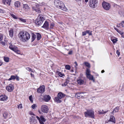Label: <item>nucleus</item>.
Returning <instances> with one entry per match:
<instances>
[{
    "label": "nucleus",
    "mask_w": 124,
    "mask_h": 124,
    "mask_svg": "<svg viewBox=\"0 0 124 124\" xmlns=\"http://www.w3.org/2000/svg\"><path fill=\"white\" fill-rule=\"evenodd\" d=\"M31 76L32 77H33V78H34V75L33 74H32L31 73Z\"/></svg>",
    "instance_id": "nucleus-54"
},
{
    "label": "nucleus",
    "mask_w": 124,
    "mask_h": 124,
    "mask_svg": "<svg viewBox=\"0 0 124 124\" xmlns=\"http://www.w3.org/2000/svg\"><path fill=\"white\" fill-rule=\"evenodd\" d=\"M104 72V70H102L101 71V73H103Z\"/></svg>",
    "instance_id": "nucleus-63"
},
{
    "label": "nucleus",
    "mask_w": 124,
    "mask_h": 124,
    "mask_svg": "<svg viewBox=\"0 0 124 124\" xmlns=\"http://www.w3.org/2000/svg\"><path fill=\"white\" fill-rule=\"evenodd\" d=\"M69 81L68 80H66L64 83L62 84V86H65L67 85V84L69 83Z\"/></svg>",
    "instance_id": "nucleus-32"
},
{
    "label": "nucleus",
    "mask_w": 124,
    "mask_h": 124,
    "mask_svg": "<svg viewBox=\"0 0 124 124\" xmlns=\"http://www.w3.org/2000/svg\"><path fill=\"white\" fill-rule=\"evenodd\" d=\"M36 105L35 104H33L31 106V107L33 109H34L35 108Z\"/></svg>",
    "instance_id": "nucleus-51"
},
{
    "label": "nucleus",
    "mask_w": 124,
    "mask_h": 124,
    "mask_svg": "<svg viewBox=\"0 0 124 124\" xmlns=\"http://www.w3.org/2000/svg\"><path fill=\"white\" fill-rule=\"evenodd\" d=\"M37 36V39L38 40H39L41 38V36L40 34L39 33H36Z\"/></svg>",
    "instance_id": "nucleus-28"
},
{
    "label": "nucleus",
    "mask_w": 124,
    "mask_h": 124,
    "mask_svg": "<svg viewBox=\"0 0 124 124\" xmlns=\"http://www.w3.org/2000/svg\"><path fill=\"white\" fill-rule=\"evenodd\" d=\"M3 38V35L1 33H0V41L2 40Z\"/></svg>",
    "instance_id": "nucleus-44"
},
{
    "label": "nucleus",
    "mask_w": 124,
    "mask_h": 124,
    "mask_svg": "<svg viewBox=\"0 0 124 124\" xmlns=\"http://www.w3.org/2000/svg\"><path fill=\"white\" fill-rule=\"evenodd\" d=\"M61 99L59 98L57 96V97H56L55 98L54 101L57 103H60L62 101V100Z\"/></svg>",
    "instance_id": "nucleus-22"
},
{
    "label": "nucleus",
    "mask_w": 124,
    "mask_h": 124,
    "mask_svg": "<svg viewBox=\"0 0 124 124\" xmlns=\"http://www.w3.org/2000/svg\"><path fill=\"white\" fill-rule=\"evenodd\" d=\"M65 68L67 70H69L70 69V67L69 65H66L65 66Z\"/></svg>",
    "instance_id": "nucleus-41"
},
{
    "label": "nucleus",
    "mask_w": 124,
    "mask_h": 124,
    "mask_svg": "<svg viewBox=\"0 0 124 124\" xmlns=\"http://www.w3.org/2000/svg\"><path fill=\"white\" fill-rule=\"evenodd\" d=\"M57 96L59 98L61 99L65 96V94L61 92H60L58 93Z\"/></svg>",
    "instance_id": "nucleus-20"
},
{
    "label": "nucleus",
    "mask_w": 124,
    "mask_h": 124,
    "mask_svg": "<svg viewBox=\"0 0 124 124\" xmlns=\"http://www.w3.org/2000/svg\"><path fill=\"white\" fill-rule=\"evenodd\" d=\"M7 98V97L5 95H2L0 96V100L1 101L6 100Z\"/></svg>",
    "instance_id": "nucleus-19"
},
{
    "label": "nucleus",
    "mask_w": 124,
    "mask_h": 124,
    "mask_svg": "<svg viewBox=\"0 0 124 124\" xmlns=\"http://www.w3.org/2000/svg\"><path fill=\"white\" fill-rule=\"evenodd\" d=\"M123 87H124V83H123V85L122 86Z\"/></svg>",
    "instance_id": "nucleus-64"
},
{
    "label": "nucleus",
    "mask_w": 124,
    "mask_h": 124,
    "mask_svg": "<svg viewBox=\"0 0 124 124\" xmlns=\"http://www.w3.org/2000/svg\"><path fill=\"white\" fill-rule=\"evenodd\" d=\"M29 114L31 115H35L31 111L29 112Z\"/></svg>",
    "instance_id": "nucleus-50"
},
{
    "label": "nucleus",
    "mask_w": 124,
    "mask_h": 124,
    "mask_svg": "<svg viewBox=\"0 0 124 124\" xmlns=\"http://www.w3.org/2000/svg\"><path fill=\"white\" fill-rule=\"evenodd\" d=\"M17 47L12 44H10L9 46V48L13 51L15 52L17 51L16 50Z\"/></svg>",
    "instance_id": "nucleus-17"
},
{
    "label": "nucleus",
    "mask_w": 124,
    "mask_h": 124,
    "mask_svg": "<svg viewBox=\"0 0 124 124\" xmlns=\"http://www.w3.org/2000/svg\"><path fill=\"white\" fill-rule=\"evenodd\" d=\"M102 5L103 8L105 10H108L110 8V4L104 1L103 2Z\"/></svg>",
    "instance_id": "nucleus-6"
},
{
    "label": "nucleus",
    "mask_w": 124,
    "mask_h": 124,
    "mask_svg": "<svg viewBox=\"0 0 124 124\" xmlns=\"http://www.w3.org/2000/svg\"><path fill=\"white\" fill-rule=\"evenodd\" d=\"M42 27L45 28L46 29H48L49 28V23L48 22L46 21Z\"/></svg>",
    "instance_id": "nucleus-18"
},
{
    "label": "nucleus",
    "mask_w": 124,
    "mask_h": 124,
    "mask_svg": "<svg viewBox=\"0 0 124 124\" xmlns=\"http://www.w3.org/2000/svg\"><path fill=\"white\" fill-rule=\"evenodd\" d=\"M108 111V110H107V111H103V110H100L99 111H98V112L99 114L100 115L105 114Z\"/></svg>",
    "instance_id": "nucleus-26"
},
{
    "label": "nucleus",
    "mask_w": 124,
    "mask_h": 124,
    "mask_svg": "<svg viewBox=\"0 0 124 124\" xmlns=\"http://www.w3.org/2000/svg\"><path fill=\"white\" fill-rule=\"evenodd\" d=\"M90 80H92L93 79V76L91 75V74L88 75L86 76Z\"/></svg>",
    "instance_id": "nucleus-30"
},
{
    "label": "nucleus",
    "mask_w": 124,
    "mask_h": 124,
    "mask_svg": "<svg viewBox=\"0 0 124 124\" xmlns=\"http://www.w3.org/2000/svg\"><path fill=\"white\" fill-rule=\"evenodd\" d=\"M54 23H51L50 24V28L53 29L54 26Z\"/></svg>",
    "instance_id": "nucleus-43"
},
{
    "label": "nucleus",
    "mask_w": 124,
    "mask_h": 124,
    "mask_svg": "<svg viewBox=\"0 0 124 124\" xmlns=\"http://www.w3.org/2000/svg\"><path fill=\"white\" fill-rule=\"evenodd\" d=\"M86 34H88L89 35H92V31H90V30H86Z\"/></svg>",
    "instance_id": "nucleus-36"
},
{
    "label": "nucleus",
    "mask_w": 124,
    "mask_h": 124,
    "mask_svg": "<svg viewBox=\"0 0 124 124\" xmlns=\"http://www.w3.org/2000/svg\"><path fill=\"white\" fill-rule=\"evenodd\" d=\"M84 64L86 66L88 67V68H89L90 67V64L88 62H85L84 63Z\"/></svg>",
    "instance_id": "nucleus-38"
},
{
    "label": "nucleus",
    "mask_w": 124,
    "mask_h": 124,
    "mask_svg": "<svg viewBox=\"0 0 124 124\" xmlns=\"http://www.w3.org/2000/svg\"><path fill=\"white\" fill-rule=\"evenodd\" d=\"M92 100H95V97H92Z\"/></svg>",
    "instance_id": "nucleus-60"
},
{
    "label": "nucleus",
    "mask_w": 124,
    "mask_h": 124,
    "mask_svg": "<svg viewBox=\"0 0 124 124\" xmlns=\"http://www.w3.org/2000/svg\"><path fill=\"white\" fill-rule=\"evenodd\" d=\"M9 36L10 37L12 38L13 35V29H11L9 31Z\"/></svg>",
    "instance_id": "nucleus-21"
},
{
    "label": "nucleus",
    "mask_w": 124,
    "mask_h": 124,
    "mask_svg": "<svg viewBox=\"0 0 124 124\" xmlns=\"http://www.w3.org/2000/svg\"><path fill=\"white\" fill-rule=\"evenodd\" d=\"M57 74L61 77H62L63 76H64V74H62L61 72L57 71L56 72Z\"/></svg>",
    "instance_id": "nucleus-31"
},
{
    "label": "nucleus",
    "mask_w": 124,
    "mask_h": 124,
    "mask_svg": "<svg viewBox=\"0 0 124 124\" xmlns=\"http://www.w3.org/2000/svg\"><path fill=\"white\" fill-rule=\"evenodd\" d=\"M114 28L115 30H116L118 32L120 33L121 32L118 29H117L115 27H114Z\"/></svg>",
    "instance_id": "nucleus-48"
},
{
    "label": "nucleus",
    "mask_w": 124,
    "mask_h": 124,
    "mask_svg": "<svg viewBox=\"0 0 124 124\" xmlns=\"http://www.w3.org/2000/svg\"><path fill=\"white\" fill-rule=\"evenodd\" d=\"M16 49L17 51H15V52H16V53H17L18 54H19V53H20V52L18 50V49L17 48H16Z\"/></svg>",
    "instance_id": "nucleus-53"
},
{
    "label": "nucleus",
    "mask_w": 124,
    "mask_h": 124,
    "mask_svg": "<svg viewBox=\"0 0 124 124\" xmlns=\"http://www.w3.org/2000/svg\"><path fill=\"white\" fill-rule=\"evenodd\" d=\"M35 6L36 7L34 6H33L32 7V10H35L36 11L39 13L41 12L40 9H39V5L37 4H35Z\"/></svg>",
    "instance_id": "nucleus-10"
},
{
    "label": "nucleus",
    "mask_w": 124,
    "mask_h": 124,
    "mask_svg": "<svg viewBox=\"0 0 124 124\" xmlns=\"http://www.w3.org/2000/svg\"><path fill=\"white\" fill-rule=\"evenodd\" d=\"M4 61L6 62H8L9 61V58L8 57H4Z\"/></svg>",
    "instance_id": "nucleus-40"
},
{
    "label": "nucleus",
    "mask_w": 124,
    "mask_h": 124,
    "mask_svg": "<svg viewBox=\"0 0 124 124\" xmlns=\"http://www.w3.org/2000/svg\"><path fill=\"white\" fill-rule=\"evenodd\" d=\"M16 80L17 81H19V77L17 76H16Z\"/></svg>",
    "instance_id": "nucleus-52"
},
{
    "label": "nucleus",
    "mask_w": 124,
    "mask_h": 124,
    "mask_svg": "<svg viewBox=\"0 0 124 124\" xmlns=\"http://www.w3.org/2000/svg\"><path fill=\"white\" fill-rule=\"evenodd\" d=\"M15 5L16 7L18 8L20 6V2L18 1H17L15 2Z\"/></svg>",
    "instance_id": "nucleus-27"
},
{
    "label": "nucleus",
    "mask_w": 124,
    "mask_h": 124,
    "mask_svg": "<svg viewBox=\"0 0 124 124\" xmlns=\"http://www.w3.org/2000/svg\"><path fill=\"white\" fill-rule=\"evenodd\" d=\"M84 93H77L76 94L75 97L78 99L83 98Z\"/></svg>",
    "instance_id": "nucleus-11"
},
{
    "label": "nucleus",
    "mask_w": 124,
    "mask_h": 124,
    "mask_svg": "<svg viewBox=\"0 0 124 124\" xmlns=\"http://www.w3.org/2000/svg\"><path fill=\"white\" fill-rule=\"evenodd\" d=\"M44 18L42 16H40L39 15L37 18L35 20V23L37 25H40L44 20Z\"/></svg>",
    "instance_id": "nucleus-4"
},
{
    "label": "nucleus",
    "mask_w": 124,
    "mask_h": 124,
    "mask_svg": "<svg viewBox=\"0 0 124 124\" xmlns=\"http://www.w3.org/2000/svg\"><path fill=\"white\" fill-rule=\"evenodd\" d=\"M45 89L44 86H40L39 88L38 89L37 92L38 93H42L44 92Z\"/></svg>",
    "instance_id": "nucleus-9"
},
{
    "label": "nucleus",
    "mask_w": 124,
    "mask_h": 124,
    "mask_svg": "<svg viewBox=\"0 0 124 124\" xmlns=\"http://www.w3.org/2000/svg\"><path fill=\"white\" fill-rule=\"evenodd\" d=\"M116 53L118 55H119V52L118 51H117Z\"/></svg>",
    "instance_id": "nucleus-58"
},
{
    "label": "nucleus",
    "mask_w": 124,
    "mask_h": 124,
    "mask_svg": "<svg viewBox=\"0 0 124 124\" xmlns=\"http://www.w3.org/2000/svg\"><path fill=\"white\" fill-rule=\"evenodd\" d=\"M77 82L78 84L79 85H82L84 84V81L80 77H79L77 79Z\"/></svg>",
    "instance_id": "nucleus-13"
},
{
    "label": "nucleus",
    "mask_w": 124,
    "mask_h": 124,
    "mask_svg": "<svg viewBox=\"0 0 124 124\" xmlns=\"http://www.w3.org/2000/svg\"><path fill=\"white\" fill-rule=\"evenodd\" d=\"M74 63L76 65V66H78V64L77 63V62H74Z\"/></svg>",
    "instance_id": "nucleus-61"
},
{
    "label": "nucleus",
    "mask_w": 124,
    "mask_h": 124,
    "mask_svg": "<svg viewBox=\"0 0 124 124\" xmlns=\"http://www.w3.org/2000/svg\"><path fill=\"white\" fill-rule=\"evenodd\" d=\"M111 40L113 42V43H114L116 42L117 40V39L116 38H112L111 39Z\"/></svg>",
    "instance_id": "nucleus-37"
},
{
    "label": "nucleus",
    "mask_w": 124,
    "mask_h": 124,
    "mask_svg": "<svg viewBox=\"0 0 124 124\" xmlns=\"http://www.w3.org/2000/svg\"><path fill=\"white\" fill-rule=\"evenodd\" d=\"M19 35L20 39L23 42H25L28 40L31 37L30 34L26 32H21L19 33Z\"/></svg>",
    "instance_id": "nucleus-1"
},
{
    "label": "nucleus",
    "mask_w": 124,
    "mask_h": 124,
    "mask_svg": "<svg viewBox=\"0 0 124 124\" xmlns=\"http://www.w3.org/2000/svg\"><path fill=\"white\" fill-rule=\"evenodd\" d=\"M12 0H3V3L4 5L9 6Z\"/></svg>",
    "instance_id": "nucleus-15"
},
{
    "label": "nucleus",
    "mask_w": 124,
    "mask_h": 124,
    "mask_svg": "<svg viewBox=\"0 0 124 124\" xmlns=\"http://www.w3.org/2000/svg\"><path fill=\"white\" fill-rule=\"evenodd\" d=\"M54 3L55 6L57 8L65 11L67 10V9L66 7L62 2L59 0H55Z\"/></svg>",
    "instance_id": "nucleus-2"
},
{
    "label": "nucleus",
    "mask_w": 124,
    "mask_h": 124,
    "mask_svg": "<svg viewBox=\"0 0 124 124\" xmlns=\"http://www.w3.org/2000/svg\"><path fill=\"white\" fill-rule=\"evenodd\" d=\"M35 117L32 116L31 118L30 119L31 124H37V121L34 119Z\"/></svg>",
    "instance_id": "nucleus-14"
},
{
    "label": "nucleus",
    "mask_w": 124,
    "mask_h": 124,
    "mask_svg": "<svg viewBox=\"0 0 124 124\" xmlns=\"http://www.w3.org/2000/svg\"><path fill=\"white\" fill-rule=\"evenodd\" d=\"M72 51H70L69 52L68 54H72Z\"/></svg>",
    "instance_id": "nucleus-56"
},
{
    "label": "nucleus",
    "mask_w": 124,
    "mask_h": 124,
    "mask_svg": "<svg viewBox=\"0 0 124 124\" xmlns=\"http://www.w3.org/2000/svg\"><path fill=\"white\" fill-rule=\"evenodd\" d=\"M2 64V61L0 60V66H1Z\"/></svg>",
    "instance_id": "nucleus-59"
},
{
    "label": "nucleus",
    "mask_w": 124,
    "mask_h": 124,
    "mask_svg": "<svg viewBox=\"0 0 124 124\" xmlns=\"http://www.w3.org/2000/svg\"><path fill=\"white\" fill-rule=\"evenodd\" d=\"M36 118L39 121L40 124H44V123L45 122L46 119L42 116H41L39 117L38 116H36Z\"/></svg>",
    "instance_id": "nucleus-7"
},
{
    "label": "nucleus",
    "mask_w": 124,
    "mask_h": 124,
    "mask_svg": "<svg viewBox=\"0 0 124 124\" xmlns=\"http://www.w3.org/2000/svg\"><path fill=\"white\" fill-rule=\"evenodd\" d=\"M41 110L44 113H47L48 112V108L47 106L46 105H43L42 106Z\"/></svg>",
    "instance_id": "nucleus-8"
},
{
    "label": "nucleus",
    "mask_w": 124,
    "mask_h": 124,
    "mask_svg": "<svg viewBox=\"0 0 124 124\" xmlns=\"http://www.w3.org/2000/svg\"><path fill=\"white\" fill-rule=\"evenodd\" d=\"M6 88L8 91L11 92L13 90L14 87L12 85H9L6 87Z\"/></svg>",
    "instance_id": "nucleus-12"
},
{
    "label": "nucleus",
    "mask_w": 124,
    "mask_h": 124,
    "mask_svg": "<svg viewBox=\"0 0 124 124\" xmlns=\"http://www.w3.org/2000/svg\"><path fill=\"white\" fill-rule=\"evenodd\" d=\"M43 99L45 101L48 102L50 100L51 97L49 95H45L43 96Z\"/></svg>",
    "instance_id": "nucleus-16"
},
{
    "label": "nucleus",
    "mask_w": 124,
    "mask_h": 124,
    "mask_svg": "<svg viewBox=\"0 0 124 124\" xmlns=\"http://www.w3.org/2000/svg\"><path fill=\"white\" fill-rule=\"evenodd\" d=\"M110 121L115 123L116 120L114 117L113 116H111L110 118Z\"/></svg>",
    "instance_id": "nucleus-24"
},
{
    "label": "nucleus",
    "mask_w": 124,
    "mask_h": 124,
    "mask_svg": "<svg viewBox=\"0 0 124 124\" xmlns=\"http://www.w3.org/2000/svg\"><path fill=\"white\" fill-rule=\"evenodd\" d=\"M82 0H75L77 1L78 2H81Z\"/></svg>",
    "instance_id": "nucleus-57"
},
{
    "label": "nucleus",
    "mask_w": 124,
    "mask_h": 124,
    "mask_svg": "<svg viewBox=\"0 0 124 124\" xmlns=\"http://www.w3.org/2000/svg\"><path fill=\"white\" fill-rule=\"evenodd\" d=\"M36 38V35H35L34 33H32L31 35V42H33Z\"/></svg>",
    "instance_id": "nucleus-23"
},
{
    "label": "nucleus",
    "mask_w": 124,
    "mask_h": 124,
    "mask_svg": "<svg viewBox=\"0 0 124 124\" xmlns=\"http://www.w3.org/2000/svg\"><path fill=\"white\" fill-rule=\"evenodd\" d=\"M84 114L86 117H89L94 118V111L92 110H87L84 112Z\"/></svg>",
    "instance_id": "nucleus-3"
},
{
    "label": "nucleus",
    "mask_w": 124,
    "mask_h": 124,
    "mask_svg": "<svg viewBox=\"0 0 124 124\" xmlns=\"http://www.w3.org/2000/svg\"><path fill=\"white\" fill-rule=\"evenodd\" d=\"M2 43L3 45H4L5 44V43L4 42H2Z\"/></svg>",
    "instance_id": "nucleus-62"
},
{
    "label": "nucleus",
    "mask_w": 124,
    "mask_h": 124,
    "mask_svg": "<svg viewBox=\"0 0 124 124\" xmlns=\"http://www.w3.org/2000/svg\"><path fill=\"white\" fill-rule=\"evenodd\" d=\"M119 24V26H122L123 27H124V26H123V24L122 23H120Z\"/></svg>",
    "instance_id": "nucleus-55"
},
{
    "label": "nucleus",
    "mask_w": 124,
    "mask_h": 124,
    "mask_svg": "<svg viewBox=\"0 0 124 124\" xmlns=\"http://www.w3.org/2000/svg\"><path fill=\"white\" fill-rule=\"evenodd\" d=\"M18 19L20 20V21L23 22L25 23L26 22V19H24L20 18H19Z\"/></svg>",
    "instance_id": "nucleus-35"
},
{
    "label": "nucleus",
    "mask_w": 124,
    "mask_h": 124,
    "mask_svg": "<svg viewBox=\"0 0 124 124\" xmlns=\"http://www.w3.org/2000/svg\"><path fill=\"white\" fill-rule=\"evenodd\" d=\"M23 8L26 10L29 9V7L27 4H26L23 5Z\"/></svg>",
    "instance_id": "nucleus-25"
},
{
    "label": "nucleus",
    "mask_w": 124,
    "mask_h": 124,
    "mask_svg": "<svg viewBox=\"0 0 124 124\" xmlns=\"http://www.w3.org/2000/svg\"><path fill=\"white\" fill-rule=\"evenodd\" d=\"M26 69L27 70L29 71H31L32 72H33L31 69L30 67H26Z\"/></svg>",
    "instance_id": "nucleus-42"
},
{
    "label": "nucleus",
    "mask_w": 124,
    "mask_h": 124,
    "mask_svg": "<svg viewBox=\"0 0 124 124\" xmlns=\"http://www.w3.org/2000/svg\"><path fill=\"white\" fill-rule=\"evenodd\" d=\"M3 117H4L5 118H6L8 116V114L7 112H5L3 115Z\"/></svg>",
    "instance_id": "nucleus-39"
},
{
    "label": "nucleus",
    "mask_w": 124,
    "mask_h": 124,
    "mask_svg": "<svg viewBox=\"0 0 124 124\" xmlns=\"http://www.w3.org/2000/svg\"><path fill=\"white\" fill-rule=\"evenodd\" d=\"M18 108H22V105L20 104L18 105Z\"/></svg>",
    "instance_id": "nucleus-47"
},
{
    "label": "nucleus",
    "mask_w": 124,
    "mask_h": 124,
    "mask_svg": "<svg viewBox=\"0 0 124 124\" xmlns=\"http://www.w3.org/2000/svg\"><path fill=\"white\" fill-rule=\"evenodd\" d=\"M16 76L14 75H12L11 76V77L8 79V80H14L16 79Z\"/></svg>",
    "instance_id": "nucleus-33"
},
{
    "label": "nucleus",
    "mask_w": 124,
    "mask_h": 124,
    "mask_svg": "<svg viewBox=\"0 0 124 124\" xmlns=\"http://www.w3.org/2000/svg\"><path fill=\"white\" fill-rule=\"evenodd\" d=\"M89 3L91 7L95 8L97 7L98 2L97 0H89Z\"/></svg>",
    "instance_id": "nucleus-5"
},
{
    "label": "nucleus",
    "mask_w": 124,
    "mask_h": 124,
    "mask_svg": "<svg viewBox=\"0 0 124 124\" xmlns=\"http://www.w3.org/2000/svg\"><path fill=\"white\" fill-rule=\"evenodd\" d=\"M119 108L118 107H116L114 109L112 113L113 114L114 113L117 112L118 111Z\"/></svg>",
    "instance_id": "nucleus-29"
},
{
    "label": "nucleus",
    "mask_w": 124,
    "mask_h": 124,
    "mask_svg": "<svg viewBox=\"0 0 124 124\" xmlns=\"http://www.w3.org/2000/svg\"><path fill=\"white\" fill-rule=\"evenodd\" d=\"M32 95H31L29 97V100L31 101V102H32L33 101V100H32Z\"/></svg>",
    "instance_id": "nucleus-46"
},
{
    "label": "nucleus",
    "mask_w": 124,
    "mask_h": 124,
    "mask_svg": "<svg viewBox=\"0 0 124 124\" xmlns=\"http://www.w3.org/2000/svg\"><path fill=\"white\" fill-rule=\"evenodd\" d=\"M90 71L88 68H87L86 71V76L90 74Z\"/></svg>",
    "instance_id": "nucleus-34"
},
{
    "label": "nucleus",
    "mask_w": 124,
    "mask_h": 124,
    "mask_svg": "<svg viewBox=\"0 0 124 124\" xmlns=\"http://www.w3.org/2000/svg\"><path fill=\"white\" fill-rule=\"evenodd\" d=\"M11 15L13 18L15 19H17V17L14 14H11Z\"/></svg>",
    "instance_id": "nucleus-45"
},
{
    "label": "nucleus",
    "mask_w": 124,
    "mask_h": 124,
    "mask_svg": "<svg viewBox=\"0 0 124 124\" xmlns=\"http://www.w3.org/2000/svg\"><path fill=\"white\" fill-rule=\"evenodd\" d=\"M86 31L83 32H82V35L83 36L85 35L86 34Z\"/></svg>",
    "instance_id": "nucleus-49"
}]
</instances>
